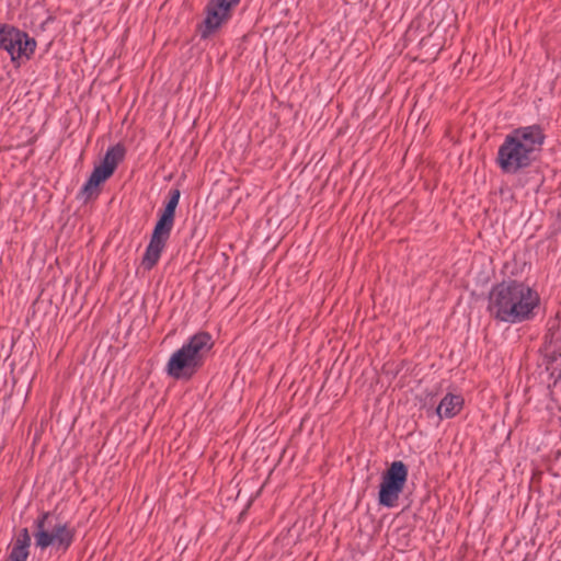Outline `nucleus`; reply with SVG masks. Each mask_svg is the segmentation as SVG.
<instances>
[{"mask_svg": "<svg viewBox=\"0 0 561 561\" xmlns=\"http://www.w3.org/2000/svg\"><path fill=\"white\" fill-rule=\"evenodd\" d=\"M546 135L537 125L523 126L508 133L497 149L495 162L505 174H517L539 157Z\"/></svg>", "mask_w": 561, "mask_h": 561, "instance_id": "2", "label": "nucleus"}, {"mask_svg": "<svg viewBox=\"0 0 561 561\" xmlns=\"http://www.w3.org/2000/svg\"><path fill=\"white\" fill-rule=\"evenodd\" d=\"M463 405V399L459 394L447 393L436 408L439 419H450L456 416Z\"/></svg>", "mask_w": 561, "mask_h": 561, "instance_id": "10", "label": "nucleus"}, {"mask_svg": "<svg viewBox=\"0 0 561 561\" xmlns=\"http://www.w3.org/2000/svg\"><path fill=\"white\" fill-rule=\"evenodd\" d=\"M407 480L408 467L401 460L391 462L381 477L378 493L379 504L388 508L394 507Z\"/></svg>", "mask_w": 561, "mask_h": 561, "instance_id": "6", "label": "nucleus"}, {"mask_svg": "<svg viewBox=\"0 0 561 561\" xmlns=\"http://www.w3.org/2000/svg\"><path fill=\"white\" fill-rule=\"evenodd\" d=\"M28 549L24 547L14 546L11 549L9 561H26L28 558Z\"/></svg>", "mask_w": 561, "mask_h": 561, "instance_id": "12", "label": "nucleus"}, {"mask_svg": "<svg viewBox=\"0 0 561 561\" xmlns=\"http://www.w3.org/2000/svg\"><path fill=\"white\" fill-rule=\"evenodd\" d=\"M540 297L529 285L518 282H502L489 294L488 310L495 320L517 324L534 319Z\"/></svg>", "mask_w": 561, "mask_h": 561, "instance_id": "1", "label": "nucleus"}, {"mask_svg": "<svg viewBox=\"0 0 561 561\" xmlns=\"http://www.w3.org/2000/svg\"><path fill=\"white\" fill-rule=\"evenodd\" d=\"M239 1L240 0H210L206 10L202 37L205 38L219 28L221 24L229 19L231 8L237 5Z\"/></svg>", "mask_w": 561, "mask_h": 561, "instance_id": "8", "label": "nucleus"}, {"mask_svg": "<svg viewBox=\"0 0 561 561\" xmlns=\"http://www.w3.org/2000/svg\"><path fill=\"white\" fill-rule=\"evenodd\" d=\"M124 156L125 148L122 145L118 144L112 146L106 150L100 164L105 165L107 169H111V171L114 172L118 163L124 159Z\"/></svg>", "mask_w": 561, "mask_h": 561, "instance_id": "11", "label": "nucleus"}, {"mask_svg": "<svg viewBox=\"0 0 561 561\" xmlns=\"http://www.w3.org/2000/svg\"><path fill=\"white\" fill-rule=\"evenodd\" d=\"M14 546H18V547H24V548H30L31 546V536H30V533L27 530V528H22L13 543Z\"/></svg>", "mask_w": 561, "mask_h": 561, "instance_id": "13", "label": "nucleus"}, {"mask_svg": "<svg viewBox=\"0 0 561 561\" xmlns=\"http://www.w3.org/2000/svg\"><path fill=\"white\" fill-rule=\"evenodd\" d=\"M211 347L209 333L194 334L170 356L164 368L167 375L176 380L191 379L204 365Z\"/></svg>", "mask_w": 561, "mask_h": 561, "instance_id": "3", "label": "nucleus"}, {"mask_svg": "<svg viewBox=\"0 0 561 561\" xmlns=\"http://www.w3.org/2000/svg\"><path fill=\"white\" fill-rule=\"evenodd\" d=\"M180 196L181 193L178 188L171 190L169 193V199L153 228L149 244L142 257V265L146 270H151L158 263L167 241L170 238Z\"/></svg>", "mask_w": 561, "mask_h": 561, "instance_id": "4", "label": "nucleus"}, {"mask_svg": "<svg viewBox=\"0 0 561 561\" xmlns=\"http://www.w3.org/2000/svg\"><path fill=\"white\" fill-rule=\"evenodd\" d=\"M0 48L10 55L12 61L22 58L28 59L36 48V42L25 32L14 26L1 25Z\"/></svg>", "mask_w": 561, "mask_h": 561, "instance_id": "7", "label": "nucleus"}, {"mask_svg": "<svg viewBox=\"0 0 561 561\" xmlns=\"http://www.w3.org/2000/svg\"><path fill=\"white\" fill-rule=\"evenodd\" d=\"M113 173L114 172H112L111 169H107L105 165H96L81 188V194L83 197L88 199L93 195H98L100 184L105 182Z\"/></svg>", "mask_w": 561, "mask_h": 561, "instance_id": "9", "label": "nucleus"}, {"mask_svg": "<svg viewBox=\"0 0 561 561\" xmlns=\"http://www.w3.org/2000/svg\"><path fill=\"white\" fill-rule=\"evenodd\" d=\"M35 543L42 550L54 547L57 550L66 551L72 543L73 529L49 513H43L35 520Z\"/></svg>", "mask_w": 561, "mask_h": 561, "instance_id": "5", "label": "nucleus"}]
</instances>
